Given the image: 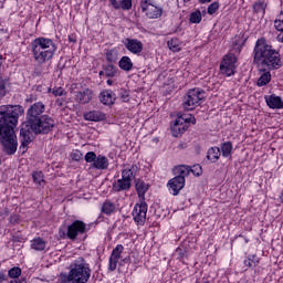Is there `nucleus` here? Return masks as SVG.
<instances>
[{
  "mask_svg": "<svg viewBox=\"0 0 283 283\" xmlns=\"http://www.w3.org/2000/svg\"><path fill=\"white\" fill-rule=\"evenodd\" d=\"M23 106L2 105L0 106V144L8 156L17 154L19 143L14 128L19 124V116H23Z\"/></svg>",
  "mask_w": 283,
  "mask_h": 283,
  "instance_id": "f257e3e1",
  "label": "nucleus"
},
{
  "mask_svg": "<svg viewBox=\"0 0 283 283\" xmlns=\"http://www.w3.org/2000/svg\"><path fill=\"white\" fill-rule=\"evenodd\" d=\"M253 54L256 65H265L269 70H280V67H282L280 52L275 51V49L266 42V39L261 38L256 41Z\"/></svg>",
  "mask_w": 283,
  "mask_h": 283,
  "instance_id": "f03ea898",
  "label": "nucleus"
},
{
  "mask_svg": "<svg viewBox=\"0 0 283 283\" xmlns=\"http://www.w3.org/2000/svg\"><path fill=\"white\" fill-rule=\"evenodd\" d=\"M57 50L56 42L45 36H38L30 43L32 59L38 65H45V63L52 62Z\"/></svg>",
  "mask_w": 283,
  "mask_h": 283,
  "instance_id": "7ed1b4c3",
  "label": "nucleus"
},
{
  "mask_svg": "<svg viewBox=\"0 0 283 283\" xmlns=\"http://www.w3.org/2000/svg\"><path fill=\"white\" fill-rule=\"evenodd\" d=\"M63 277L71 283H87L92 277V269L85 259L80 258L71 263L67 276H62V280Z\"/></svg>",
  "mask_w": 283,
  "mask_h": 283,
  "instance_id": "20e7f679",
  "label": "nucleus"
},
{
  "mask_svg": "<svg viewBox=\"0 0 283 283\" xmlns=\"http://www.w3.org/2000/svg\"><path fill=\"white\" fill-rule=\"evenodd\" d=\"M87 232V224L81 220H75L67 227V230L60 229L59 235L63 240L67 238L69 240H78L81 235H85Z\"/></svg>",
  "mask_w": 283,
  "mask_h": 283,
  "instance_id": "39448f33",
  "label": "nucleus"
},
{
  "mask_svg": "<svg viewBox=\"0 0 283 283\" xmlns=\"http://www.w3.org/2000/svg\"><path fill=\"white\" fill-rule=\"evenodd\" d=\"M196 125V117H192L189 114L178 115L174 125L171 126V134L175 138L182 136L186 129H189V124Z\"/></svg>",
  "mask_w": 283,
  "mask_h": 283,
  "instance_id": "423d86ee",
  "label": "nucleus"
},
{
  "mask_svg": "<svg viewBox=\"0 0 283 283\" xmlns=\"http://www.w3.org/2000/svg\"><path fill=\"white\" fill-rule=\"evenodd\" d=\"M29 127L34 134H50L54 129V118L49 115H42L38 120L31 122Z\"/></svg>",
  "mask_w": 283,
  "mask_h": 283,
  "instance_id": "0eeeda50",
  "label": "nucleus"
},
{
  "mask_svg": "<svg viewBox=\"0 0 283 283\" xmlns=\"http://www.w3.org/2000/svg\"><path fill=\"white\" fill-rule=\"evenodd\" d=\"M205 98V92L200 88H192L188 91L187 95L184 98V109L187 112H191V109H196L199 107L200 103Z\"/></svg>",
  "mask_w": 283,
  "mask_h": 283,
  "instance_id": "6e6552de",
  "label": "nucleus"
},
{
  "mask_svg": "<svg viewBox=\"0 0 283 283\" xmlns=\"http://www.w3.org/2000/svg\"><path fill=\"white\" fill-rule=\"evenodd\" d=\"M142 12L147 19H160L163 7L156 0H144L140 2Z\"/></svg>",
  "mask_w": 283,
  "mask_h": 283,
  "instance_id": "1a4fd4ad",
  "label": "nucleus"
},
{
  "mask_svg": "<svg viewBox=\"0 0 283 283\" xmlns=\"http://www.w3.org/2000/svg\"><path fill=\"white\" fill-rule=\"evenodd\" d=\"M84 160L85 163H90L93 169L105 170L107 167H109V159L103 155L96 156V153L94 151L86 153Z\"/></svg>",
  "mask_w": 283,
  "mask_h": 283,
  "instance_id": "9d476101",
  "label": "nucleus"
},
{
  "mask_svg": "<svg viewBox=\"0 0 283 283\" xmlns=\"http://www.w3.org/2000/svg\"><path fill=\"white\" fill-rule=\"evenodd\" d=\"M235 63H238V56H235V53H228L224 55L220 64L221 74L224 76H233V74H235Z\"/></svg>",
  "mask_w": 283,
  "mask_h": 283,
  "instance_id": "9b49d317",
  "label": "nucleus"
},
{
  "mask_svg": "<svg viewBox=\"0 0 283 283\" xmlns=\"http://www.w3.org/2000/svg\"><path fill=\"white\" fill-rule=\"evenodd\" d=\"M133 220L138 227H143L147 222V202L140 201L134 206Z\"/></svg>",
  "mask_w": 283,
  "mask_h": 283,
  "instance_id": "f8f14e48",
  "label": "nucleus"
},
{
  "mask_svg": "<svg viewBox=\"0 0 283 283\" xmlns=\"http://www.w3.org/2000/svg\"><path fill=\"white\" fill-rule=\"evenodd\" d=\"M122 43L126 50L130 52V54H135V56H140L143 54V50H145L143 41L136 38H125Z\"/></svg>",
  "mask_w": 283,
  "mask_h": 283,
  "instance_id": "ddd939ff",
  "label": "nucleus"
},
{
  "mask_svg": "<svg viewBox=\"0 0 283 283\" xmlns=\"http://www.w3.org/2000/svg\"><path fill=\"white\" fill-rule=\"evenodd\" d=\"M45 112V104H43V102H36L34 103L27 113L28 116V125H30L31 123H34L35 120H38L39 118H41V116H43L42 114H44Z\"/></svg>",
  "mask_w": 283,
  "mask_h": 283,
  "instance_id": "4468645a",
  "label": "nucleus"
},
{
  "mask_svg": "<svg viewBox=\"0 0 283 283\" xmlns=\"http://www.w3.org/2000/svg\"><path fill=\"white\" fill-rule=\"evenodd\" d=\"M94 98V91L91 88H84L74 93V101L78 105H87Z\"/></svg>",
  "mask_w": 283,
  "mask_h": 283,
  "instance_id": "2eb2a0df",
  "label": "nucleus"
},
{
  "mask_svg": "<svg viewBox=\"0 0 283 283\" xmlns=\"http://www.w3.org/2000/svg\"><path fill=\"white\" fill-rule=\"evenodd\" d=\"M167 187L171 196H178L185 189V179L182 177H174L168 181Z\"/></svg>",
  "mask_w": 283,
  "mask_h": 283,
  "instance_id": "dca6fc26",
  "label": "nucleus"
},
{
  "mask_svg": "<svg viewBox=\"0 0 283 283\" xmlns=\"http://www.w3.org/2000/svg\"><path fill=\"white\" fill-rule=\"evenodd\" d=\"M123 251H125V247L123 244H117L109 256V263L108 269L109 271H114L118 266V260H120V255L123 254Z\"/></svg>",
  "mask_w": 283,
  "mask_h": 283,
  "instance_id": "f3484780",
  "label": "nucleus"
},
{
  "mask_svg": "<svg viewBox=\"0 0 283 283\" xmlns=\"http://www.w3.org/2000/svg\"><path fill=\"white\" fill-rule=\"evenodd\" d=\"M265 103L270 109H283V101L282 97L272 94L269 96H265Z\"/></svg>",
  "mask_w": 283,
  "mask_h": 283,
  "instance_id": "a211bd4d",
  "label": "nucleus"
},
{
  "mask_svg": "<svg viewBox=\"0 0 283 283\" xmlns=\"http://www.w3.org/2000/svg\"><path fill=\"white\" fill-rule=\"evenodd\" d=\"M20 136H21L20 150L22 151V154H25L28 151V145H30V143H32V137L30 136V130L27 128H21Z\"/></svg>",
  "mask_w": 283,
  "mask_h": 283,
  "instance_id": "6ab92c4d",
  "label": "nucleus"
},
{
  "mask_svg": "<svg viewBox=\"0 0 283 283\" xmlns=\"http://www.w3.org/2000/svg\"><path fill=\"white\" fill-rule=\"evenodd\" d=\"M99 101L103 105H114L116 101V94L113 91L105 90L99 94Z\"/></svg>",
  "mask_w": 283,
  "mask_h": 283,
  "instance_id": "aec40b11",
  "label": "nucleus"
},
{
  "mask_svg": "<svg viewBox=\"0 0 283 283\" xmlns=\"http://www.w3.org/2000/svg\"><path fill=\"white\" fill-rule=\"evenodd\" d=\"M84 120L98 123L101 120H105V114H103L101 111H90L84 114Z\"/></svg>",
  "mask_w": 283,
  "mask_h": 283,
  "instance_id": "412c9836",
  "label": "nucleus"
},
{
  "mask_svg": "<svg viewBox=\"0 0 283 283\" xmlns=\"http://www.w3.org/2000/svg\"><path fill=\"white\" fill-rule=\"evenodd\" d=\"M118 67L122 69L123 72H132V70H134L132 57L127 55L122 56L118 62Z\"/></svg>",
  "mask_w": 283,
  "mask_h": 283,
  "instance_id": "4be33fe9",
  "label": "nucleus"
},
{
  "mask_svg": "<svg viewBox=\"0 0 283 283\" xmlns=\"http://www.w3.org/2000/svg\"><path fill=\"white\" fill-rule=\"evenodd\" d=\"M132 188V181L125 178L118 179L114 185L113 189L114 191H127Z\"/></svg>",
  "mask_w": 283,
  "mask_h": 283,
  "instance_id": "5701e85b",
  "label": "nucleus"
},
{
  "mask_svg": "<svg viewBox=\"0 0 283 283\" xmlns=\"http://www.w3.org/2000/svg\"><path fill=\"white\" fill-rule=\"evenodd\" d=\"M31 249H33V251H45V249H48V242L41 237H38L31 241Z\"/></svg>",
  "mask_w": 283,
  "mask_h": 283,
  "instance_id": "b1692460",
  "label": "nucleus"
},
{
  "mask_svg": "<svg viewBox=\"0 0 283 283\" xmlns=\"http://www.w3.org/2000/svg\"><path fill=\"white\" fill-rule=\"evenodd\" d=\"M148 190H149V185H147L145 181L138 180L136 182V191L142 201H145V193H147Z\"/></svg>",
  "mask_w": 283,
  "mask_h": 283,
  "instance_id": "393cba45",
  "label": "nucleus"
},
{
  "mask_svg": "<svg viewBox=\"0 0 283 283\" xmlns=\"http://www.w3.org/2000/svg\"><path fill=\"white\" fill-rule=\"evenodd\" d=\"M116 211V203L112 202L111 200H106L103 202L101 212L104 213V216H112Z\"/></svg>",
  "mask_w": 283,
  "mask_h": 283,
  "instance_id": "a878e982",
  "label": "nucleus"
},
{
  "mask_svg": "<svg viewBox=\"0 0 283 283\" xmlns=\"http://www.w3.org/2000/svg\"><path fill=\"white\" fill-rule=\"evenodd\" d=\"M221 154L222 153L220 151L219 147H211V148L208 149L207 158L211 163H218V160H220Z\"/></svg>",
  "mask_w": 283,
  "mask_h": 283,
  "instance_id": "bb28decb",
  "label": "nucleus"
},
{
  "mask_svg": "<svg viewBox=\"0 0 283 283\" xmlns=\"http://www.w3.org/2000/svg\"><path fill=\"white\" fill-rule=\"evenodd\" d=\"M242 48H244V38L235 36L232 42L231 52H234V54H240V52H242Z\"/></svg>",
  "mask_w": 283,
  "mask_h": 283,
  "instance_id": "cd10ccee",
  "label": "nucleus"
},
{
  "mask_svg": "<svg viewBox=\"0 0 283 283\" xmlns=\"http://www.w3.org/2000/svg\"><path fill=\"white\" fill-rule=\"evenodd\" d=\"M175 174L177 175L176 178H182L185 180V178L191 174V167L185 165L177 166L175 168Z\"/></svg>",
  "mask_w": 283,
  "mask_h": 283,
  "instance_id": "c85d7f7f",
  "label": "nucleus"
},
{
  "mask_svg": "<svg viewBox=\"0 0 283 283\" xmlns=\"http://www.w3.org/2000/svg\"><path fill=\"white\" fill-rule=\"evenodd\" d=\"M271 83V72L263 71L256 81L258 87H264Z\"/></svg>",
  "mask_w": 283,
  "mask_h": 283,
  "instance_id": "c756f323",
  "label": "nucleus"
},
{
  "mask_svg": "<svg viewBox=\"0 0 283 283\" xmlns=\"http://www.w3.org/2000/svg\"><path fill=\"white\" fill-rule=\"evenodd\" d=\"M232 153H233V144H231V142H226L221 145V154L223 158H231Z\"/></svg>",
  "mask_w": 283,
  "mask_h": 283,
  "instance_id": "7c9ffc66",
  "label": "nucleus"
},
{
  "mask_svg": "<svg viewBox=\"0 0 283 283\" xmlns=\"http://www.w3.org/2000/svg\"><path fill=\"white\" fill-rule=\"evenodd\" d=\"M117 6H113L115 10H132V0H120L119 2L116 0Z\"/></svg>",
  "mask_w": 283,
  "mask_h": 283,
  "instance_id": "2f4dec72",
  "label": "nucleus"
},
{
  "mask_svg": "<svg viewBox=\"0 0 283 283\" xmlns=\"http://www.w3.org/2000/svg\"><path fill=\"white\" fill-rule=\"evenodd\" d=\"M167 45L171 52H180V40H178V38H172L169 40Z\"/></svg>",
  "mask_w": 283,
  "mask_h": 283,
  "instance_id": "473e14b6",
  "label": "nucleus"
},
{
  "mask_svg": "<svg viewBox=\"0 0 283 283\" xmlns=\"http://www.w3.org/2000/svg\"><path fill=\"white\" fill-rule=\"evenodd\" d=\"M33 182L35 185H39L40 187H43L45 185V180L43 179V172L42 171H34L32 174Z\"/></svg>",
  "mask_w": 283,
  "mask_h": 283,
  "instance_id": "72a5a7b5",
  "label": "nucleus"
},
{
  "mask_svg": "<svg viewBox=\"0 0 283 283\" xmlns=\"http://www.w3.org/2000/svg\"><path fill=\"white\" fill-rule=\"evenodd\" d=\"M117 72H118V69H116V66H114L112 64L106 65L104 69V74L106 76H108L109 78H114V76H116Z\"/></svg>",
  "mask_w": 283,
  "mask_h": 283,
  "instance_id": "f704fd0d",
  "label": "nucleus"
},
{
  "mask_svg": "<svg viewBox=\"0 0 283 283\" xmlns=\"http://www.w3.org/2000/svg\"><path fill=\"white\" fill-rule=\"evenodd\" d=\"M106 60L108 61V63H116V61H118V52L116 50L107 51Z\"/></svg>",
  "mask_w": 283,
  "mask_h": 283,
  "instance_id": "c9c22d12",
  "label": "nucleus"
},
{
  "mask_svg": "<svg viewBox=\"0 0 283 283\" xmlns=\"http://www.w3.org/2000/svg\"><path fill=\"white\" fill-rule=\"evenodd\" d=\"M202 21V12L197 10L190 14V23H200Z\"/></svg>",
  "mask_w": 283,
  "mask_h": 283,
  "instance_id": "e433bc0d",
  "label": "nucleus"
},
{
  "mask_svg": "<svg viewBox=\"0 0 283 283\" xmlns=\"http://www.w3.org/2000/svg\"><path fill=\"white\" fill-rule=\"evenodd\" d=\"M134 167L133 168H125L122 171V178H124L125 180H129V182H132V178H134Z\"/></svg>",
  "mask_w": 283,
  "mask_h": 283,
  "instance_id": "4c0bfd02",
  "label": "nucleus"
},
{
  "mask_svg": "<svg viewBox=\"0 0 283 283\" xmlns=\"http://www.w3.org/2000/svg\"><path fill=\"white\" fill-rule=\"evenodd\" d=\"M243 264L245 266V269H251V266H258V260H255V256H249L248 259H245L243 261Z\"/></svg>",
  "mask_w": 283,
  "mask_h": 283,
  "instance_id": "58836bf2",
  "label": "nucleus"
},
{
  "mask_svg": "<svg viewBox=\"0 0 283 283\" xmlns=\"http://www.w3.org/2000/svg\"><path fill=\"white\" fill-rule=\"evenodd\" d=\"M9 277H11V280H17L19 277H21V270L20 268H12L9 270L8 272Z\"/></svg>",
  "mask_w": 283,
  "mask_h": 283,
  "instance_id": "ea45409f",
  "label": "nucleus"
},
{
  "mask_svg": "<svg viewBox=\"0 0 283 283\" xmlns=\"http://www.w3.org/2000/svg\"><path fill=\"white\" fill-rule=\"evenodd\" d=\"M71 158L72 160L78 163V160H83V153H81V150H73L71 153Z\"/></svg>",
  "mask_w": 283,
  "mask_h": 283,
  "instance_id": "a19ab883",
  "label": "nucleus"
},
{
  "mask_svg": "<svg viewBox=\"0 0 283 283\" xmlns=\"http://www.w3.org/2000/svg\"><path fill=\"white\" fill-rule=\"evenodd\" d=\"M219 8H220V4L218 2H212L208 7V14H216V12H218Z\"/></svg>",
  "mask_w": 283,
  "mask_h": 283,
  "instance_id": "79ce46f5",
  "label": "nucleus"
},
{
  "mask_svg": "<svg viewBox=\"0 0 283 283\" xmlns=\"http://www.w3.org/2000/svg\"><path fill=\"white\" fill-rule=\"evenodd\" d=\"M253 10H254V12H258V13L261 12V14H264V2L254 3L253 4Z\"/></svg>",
  "mask_w": 283,
  "mask_h": 283,
  "instance_id": "37998d69",
  "label": "nucleus"
},
{
  "mask_svg": "<svg viewBox=\"0 0 283 283\" xmlns=\"http://www.w3.org/2000/svg\"><path fill=\"white\" fill-rule=\"evenodd\" d=\"M190 174L193 176H202V167H200V165H195L192 168H190Z\"/></svg>",
  "mask_w": 283,
  "mask_h": 283,
  "instance_id": "c03bdc74",
  "label": "nucleus"
},
{
  "mask_svg": "<svg viewBox=\"0 0 283 283\" xmlns=\"http://www.w3.org/2000/svg\"><path fill=\"white\" fill-rule=\"evenodd\" d=\"M64 93H65V90L63 87H55L52 90V94L54 96H63Z\"/></svg>",
  "mask_w": 283,
  "mask_h": 283,
  "instance_id": "a18cd8bd",
  "label": "nucleus"
},
{
  "mask_svg": "<svg viewBox=\"0 0 283 283\" xmlns=\"http://www.w3.org/2000/svg\"><path fill=\"white\" fill-rule=\"evenodd\" d=\"M6 96V82L0 81V98Z\"/></svg>",
  "mask_w": 283,
  "mask_h": 283,
  "instance_id": "49530a36",
  "label": "nucleus"
},
{
  "mask_svg": "<svg viewBox=\"0 0 283 283\" xmlns=\"http://www.w3.org/2000/svg\"><path fill=\"white\" fill-rule=\"evenodd\" d=\"M176 255H177L178 260H182V258H185V251L182 249L178 248L176 250Z\"/></svg>",
  "mask_w": 283,
  "mask_h": 283,
  "instance_id": "de8ad7c7",
  "label": "nucleus"
},
{
  "mask_svg": "<svg viewBox=\"0 0 283 283\" xmlns=\"http://www.w3.org/2000/svg\"><path fill=\"white\" fill-rule=\"evenodd\" d=\"M11 224H17L19 222V217L17 214H13L10 217Z\"/></svg>",
  "mask_w": 283,
  "mask_h": 283,
  "instance_id": "09e8293b",
  "label": "nucleus"
},
{
  "mask_svg": "<svg viewBox=\"0 0 283 283\" xmlns=\"http://www.w3.org/2000/svg\"><path fill=\"white\" fill-rule=\"evenodd\" d=\"M122 101L127 103L129 101V95L127 93L122 94Z\"/></svg>",
  "mask_w": 283,
  "mask_h": 283,
  "instance_id": "8fccbe9b",
  "label": "nucleus"
},
{
  "mask_svg": "<svg viewBox=\"0 0 283 283\" xmlns=\"http://www.w3.org/2000/svg\"><path fill=\"white\" fill-rule=\"evenodd\" d=\"M8 280L3 273H0V283L6 282Z\"/></svg>",
  "mask_w": 283,
  "mask_h": 283,
  "instance_id": "3c124183",
  "label": "nucleus"
},
{
  "mask_svg": "<svg viewBox=\"0 0 283 283\" xmlns=\"http://www.w3.org/2000/svg\"><path fill=\"white\" fill-rule=\"evenodd\" d=\"M201 3H211V0H200Z\"/></svg>",
  "mask_w": 283,
  "mask_h": 283,
  "instance_id": "603ef678",
  "label": "nucleus"
},
{
  "mask_svg": "<svg viewBox=\"0 0 283 283\" xmlns=\"http://www.w3.org/2000/svg\"><path fill=\"white\" fill-rule=\"evenodd\" d=\"M111 1V4L114 7V6H117L116 4V0H109Z\"/></svg>",
  "mask_w": 283,
  "mask_h": 283,
  "instance_id": "864d4df0",
  "label": "nucleus"
},
{
  "mask_svg": "<svg viewBox=\"0 0 283 283\" xmlns=\"http://www.w3.org/2000/svg\"><path fill=\"white\" fill-rule=\"evenodd\" d=\"M106 83H107V85H112L113 82H112V80H107Z\"/></svg>",
  "mask_w": 283,
  "mask_h": 283,
  "instance_id": "5fc2aeb1",
  "label": "nucleus"
},
{
  "mask_svg": "<svg viewBox=\"0 0 283 283\" xmlns=\"http://www.w3.org/2000/svg\"><path fill=\"white\" fill-rule=\"evenodd\" d=\"M99 75H103V71L99 72Z\"/></svg>",
  "mask_w": 283,
  "mask_h": 283,
  "instance_id": "6e6d98bb",
  "label": "nucleus"
},
{
  "mask_svg": "<svg viewBox=\"0 0 283 283\" xmlns=\"http://www.w3.org/2000/svg\"><path fill=\"white\" fill-rule=\"evenodd\" d=\"M49 92H52V88H49Z\"/></svg>",
  "mask_w": 283,
  "mask_h": 283,
  "instance_id": "4d7b16f0",
  "label": "nucleus"
},
{
  "mask_svg": "<svg viewBox=\"0 0 283 283\" xmlns=\"http://www.w3.org/2000/svg\"><path fill=\"white\" fill-rule=\"evenodd\" d=\"M185 2L189 1V0H184Z\"/></svg>",
  "mask_w": 283,
  "mask_h": 283,
  "instance_id": "13d9d810",
  "label": "nucleus"
},
{
  "mask_svg": "<svg viewBox=\"0 0 283 283\" xmlns=\"http://www.w3.org/2000/svg\"><path fill=\"white\" fill-rule=\"evenodd\" d=\"M281 1H283V0H281Z\"/></svg>",
  "mask_w": 283,
  "mask_h": 283,
  "instance_id": "bf43d9fd",
  "label": "nucleus"
}]
</instances>
